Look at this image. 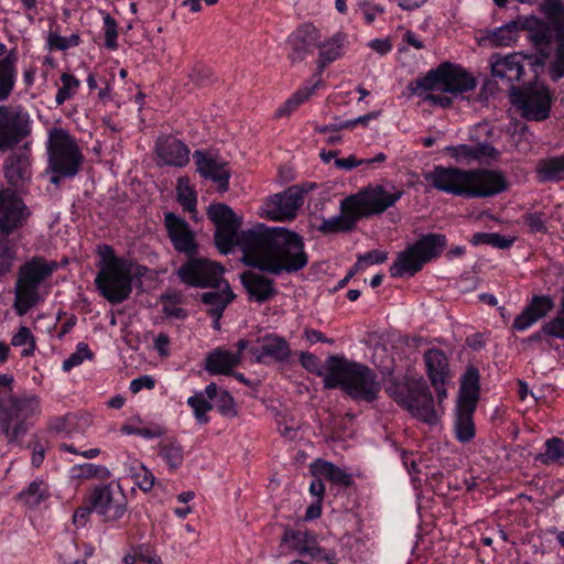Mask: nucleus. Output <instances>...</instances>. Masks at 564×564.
Here are the masks:
<instances>
[{
    "instance_id": "obj_1",
    "label": "nucleus",
    "mask_w": 564,
    "mask_h": 564,
    "mask_svg": "<svg viewBox=\"0 0 564 564\" xmlns=\"http://www.w3.org/2000/svg\"><path fill=\"white\" fill-rule=\"evenodd\" d=\"M239 248L245 264L272 275L295 273L308 263L303 237L282 227L258 224L241 232Z\"/></svg>"
},
{
    "instance_id": "obj_2",
    "label": "nucleus",
    "mask_w": 564,
    "mask_h": 564,
    "mask_svg": "<svg viewBox=\"0 0 564 564\" xmlns=\"http://www.w3.org/2000/svg\"><path fill=\"white\" fill-rule=\"evenodd\" d=\"M423 177L431 187L465 198L491 197L508 188V181L502 172L489 169L464 170L435 165Z\"/></svg>"
},
{
    "instance_id": "obj_3",
    "label": "nucleus",
    "mask_w": 564,
    "mask_h": 564,
    "mask_svg": "<svg viewBox=\"0 0 564 564\" xmlns=\"http://www.w3.org/2000/svg\"><path fill=\"white\" fill-rule=\"evenodd\" d=\"M323 383L326 389H341L356 402L371 403L379 397L381 383L368 366L344 357L330 356Z\"/></svg>"
},
{
    "instance_id": "obj_4",
    "label": "nucleus",
    "mask_w": 564,
    "mask_h": 564,
    "mask_svg": "<svg viewBox=\"0 0 564 564\" xmlns=\"http://www.w3.org/2000/svg\"><path fill=\"white\" fill-rule=\"evenodd\" d=\"M109 257H104L99 271L95 278V285L99 294L111 304L127 301L132 293L134 275H143L141 267L133 272L131 261L116 257L111 247H105Z\"/></svg>"
},
{
    "instance_id": "obj_5",
    "label": "nucleus",
    "mask_w": 564,
    "mask_h": 564,
    "mask_svg": "<svg viewBox=\"0 0 564 564\" xmlns=\"http://www.w3.org/2000/svg\"><path fill=\"white\" fill-rule=\"evenodd\" d=\"M56 267L55 261H47L42 257H33L20 267L13 304L18 315H25L40 302L39 289L52 275Z\"/></svg>"
},
{
    "instance_id": "obj_6",
    "label": "nucleus",
    "mask_w": 564,
    "mask_h": 564,
    "mask_svg": "<svg viewBox=\"0 0 564 564\" xmlns=\"http://www.w3.org/2000/svg\"><path fill=\"white\" fill-rule=\"evenodd\" d=\"M388 394L411 415L429 425H436L440 415L426 381L421 377L405 383H393L387 388Z\"/></svg>"
},
{
    "instance_id": "obj_7",
    "label": "nucleus",
    "mask_w": 564,
    "mask_h": 564,
    "mask_svg": "<svg viewBox=\"0 0 564 564\" xmlns=\"http://www.w3.org/2000/svg\"><path fill=\"white\" fill-rule=\"evenodd\" d=\"M476 84V78L462 66L445 62L424 77L412 80L409 89L415 95H421V90L457 95L475 89Z\"/></svg>"
},
{
    "instance_id": "obj_8",
    "label": "nucleus",
    "mask_w": 564,
    "mask_h": 564,
    "mask_svg": "<svg viewBox=\"0 0 564 564\" xmlns=\"http://www.w3.org/2000/svg\"><path fill=\"white\" fill-rule=\"evenodd\" d=\"M446 247V237L441 234H427L398 254L390 265L393 278L413 276L421 271L424 263L437 258Z\"/></svg>"
},
{
    "instance_id": "obj_9",
    "label": "nucleus",
    "mask_w": 564,
    "mask_h": 564,
    "mask_svg": "<svg viewBox=\"0 0 564 564\" xmlns=\"http://www.w3.org/2000/svg\"><path fill=\"white\" fill-rule=\"evenodd\" d=\"M47 152L51 171L62 176H75L84 162L75 139L63 128L50 130Z\"/></svg>"
},
{
    "instance_id": "obj_10",
    "label": "nucleus",
    "mask_w": 564,
    "mask_h": 564,
    "mask_svg": "<svg viewBox=\"0 0 564 564\" xmlns=\"http://www.w3.org/2000/svg\"><path fill=\"white\" fill-rule=\"evenodd\" d=\"M39 412L37 397L10 398V405L0 410V432L9 443L17 442L28 431L25 421Z\"/></svg>"
},
{
    "instance_id": "obj_11",
    "label": "nucleus",
    "mask_w": 564,
    "mask_h": 564,
    "mask_svg": "<svg viewBox=\"0 0 564 564\" xmlns=\"http://www.w3.org/2000/svg\"><path fill=\"white\" fill-rule=\"evenodd\" d=\"M511 100L523 118L543 121L550 117L552 95L543 83H533L524 88L512 87Z\"/></svg>"
},
{
    "instance_id": "obj_12",
    "label": "nucleus",
    "mask_w": 564,
    "mask_h": 564,
    "mask_svg": "<svg viewBox=\"0 0 564 564\" xmlns=\"http://www.w3.org/2000/svg\"><path fill=\"white\" fill-rule=\"evenodd\" d=\"M404 194L402 189L390 193L382 185H368L358 193L346 197L347 205L356 210L359 218L380 215L392 207Z\"/></svg>"
},
{
    "instance_id": "obj_13",
    "label": "nucleus",
    "mask_w": 564,
    "mask_h": 564,
    "mask_svg": "<svg viewBox=\"0 0 564 564\" xmlns=\"http://www.w3.org/2000/svg\"><path fill=\"white\" fill-rule=\"evenodd\" d=\"M207 216L216 227L214 239L220 253L228 254L235 245L239 247L241 234L238 235V231L241 218L228 205L223 203L209 205Z\"/></svg>"
},
{
    "instance_id": "obj_14",
    "label": "nucleus",
    "mask_w": 564,
    "mask_h": 564,
    "mask_svg": "<svg viewBox=\"0 0 564 564\" xmlns=\"http://www.w3.org/2000/svg\"><path fill=\"white\" fill-rule=\"evenodd\" d=\"M94 511L106 522H115L127 512L128 500L122 488L117 484L108 482L95 486L86 499Z\"/></svg>"
},
{
    "instance_id": "obj_15",
    "label": "nucleus",
    "mask_w": 564,
    "mask_h": 564,
    "mask_svg": "<svg viewBox=\"0 0 564 564\" xmlns=\"http://www.w3.org/2000/svg\"><path fill=\"white\" fill-rule=\"evenodd\" d=\"M224 269L217 262L205 258H189L177 270L182 282L195 288H219Z\"/></svg>"
},
{
    "instance_id": "obj_16",
    "label": "nucleus",
    "mask_w": 564,
    "mask_h": 564,
    "mask_svg": "<svg viewBox=\"0 0 564 564\" xmlns=\"http://www.w3.org/2000/svg\"><path fill=\"white\" fill-rule=\"evenodd\" d=\"M279 549L282 554L295 553L316 562L328 560L326 550L318 545L313 533L307 530H296L289 525L283 527Z\"/></svg>"
},
{
    "instance_id": "obj_17",
    "label": "nucleus",
    "mask_w": 564,
    "mask_h": 564,
    "mask_svg": "<svg viewBox=\"0 0 564 564\" xmlns=\"http://www.w3.org/2000/svg\"><path fill=\"white\" fill-rule=\"evenodd\" d=\"M31 213L14 189L0 191V234L9 236L22 228Z\"/></svg>"
},
{
    "instance_id": "obj_18",
    "label": "nucleus",
    "mask_w": 564,
    "mask_h": 564,
    "mask_svg": "<svg viewBox=\"0 0 564 564\" xmlns=\"http://www.w3.org/2000/svg\"><path fill=\"white\" fill-rule=\"evenodd\" d=\"M521 32L525 33V37L531 41L536 48V55H530L529 63L534 78L538 70L543 67L550 58L552 52V41L555 40L554 31L545 23L532 18L521 28Z\"/></svg>"
},
{
    "instance_id": "obj_19",
    "label": "nucleus",
    "mask_w": 564,
    "mask_h": 564,
    "mask_svg": "<svg viewBox=\"0 0 564 564\" xmlns=\"http://www.w3.org/2000/svg\"><path fill=\"white\" fill-rule=\"evenodd\" d=\"M302 203V191L297 186H291L283 193L270 196L261 207L260 215L274 221L291 220L295 218Z\"/></svg>"
},
{
    "instance_id": "obj_20",
    "label": "nucleus",
    "mask_w": 564,
    "mask_h": 564,
    "mask_svg": "<svg viewBox=\"0 0 564 564\" xmlns=\"http://www.w3.org/2000/svg\"><path fill=\"white\" fill-rule=\"evenodd\" d=\"M530 55L513 53L506 56L495 54L490 57L491 75L509 86L510 96L516 83L522 82L525 74V65L530 66Z\"/></svg>"
},
{
    "instance_id": "obj_21",
    "label": "nucleus",
    "mask_w": 564,
    "mask_h": 564,
    "mask_svg": "<svg viewBox=\"0 0 564 564\" xmlns=\"http://www.w3.org/2000/svg\"><path fill=\"white\" fill-rule=\"evenodd\" d=\"M158 166L183 167L189 162V148L180 139L163 134L155 141Z\"/></svg>"
},
{
    "instance_id": "obj_22",
    "label": "nucleus",
    "mask_w": 564,
    "mask_h": 564,
    "mask_svg": "<svg viewBox=\"0 0 564 564\" xmlns=\"http://www.w3.org/2000/svg\"><path fill=\"white\" fill-rule=\"evenodd\" d=\"M196 170L204 178H209L217 184L218 193H226L229 189L231 172L225 161L218 160L212 154L196 150L193 154Z\"/></svg>"
},
{
    "instance_id": "obj_23",
    "label": "nucleus",
    "mask_w": 564,
    "mask_h": 564,
    "mask_svg": "<svg viewBox=\"0 0 564 564\" xmlns=\"http://www.w3.org/2000/svg\"><path fill=\"white\" fill-rule=\"evenodd\" d=\"M28 134L29 129L23 116L0 106V150L13 148Z\"/></svg>"
},
{
    "instance_id": "obj_24",
    "label": "nucleus",
    "mask_w": 564,
    "mask_h": 564,
    "mask_svg": "<svg viewBox=\"0 0 564 564\" xmlns=\"http://www.w3.org/2000/svg\"><path fill=\"white\" fill-rule=\"evenodd\" d=\"M164 224L173 247L189 258L196 254L197 243L188 224L173 213H166Z\"/></svg>"
},
{
    "instance_id": "obj_25",
    "label": "nucleus",
    "mask_w": 564,
    "mask_h": 564,
    "mask_svg": "<svg viewBox=\"0 0 564 564\" xmlns=\"http://www.w3.org/2000/svg\"><path fill=\"white\" fill-rule=\"evenodd\" d=\"M263 273L249 270L240 274V281L249 300L259 304L270 301L278 294L274 281Z\"/></svg>"
},
{
    "instance_id": "obj_26",
    "label": "nucleus",
    "mask_w": 564,
    "mask_h": 564,
    "mask_svg": "<svg viewBox=\"0 0 564 564\" xmlns=\"http://www.w3.org/2000/svg\"><path fill=\"white\" fill-rule=\"evenodd\" d=\"M321 39L318 30L313 24H303L289 39L291 53L289 58L292 63L303 61L317 47Z\"/></svg>"
},
{
    "instance_id": "obj_27",
    "label": "nucleus",
    "mask_w": 564,
    "mask_h": 564,
    "mask_svg": "<svg viewBox=\"0 0 564 564\" xmlns=\"http://www.w3.org/2000/svg\"><path fill=\"white\" fill-rule=\"evenodd\" d=\"M251 352L258 362H261L263 357H270L275 361L283 362L290 358L291 348L285 338L269 334L262 337L260 348L252 349Z\"/></svg>"
},
{
    "instance_id": "obj_28",
    "label": "nucleus",
    "mask_w": 564,
    "mask_h": 564,
    "mask_svg": "<svg viewBox=\"0 0 564 564\" xmlns=\"http://www.w3.org/2000/svg\"><path fill=\"white\" fill-rule=\"evenodd\" d=\"M238 365H240L239 354L224 348L212 350L205 359V370L210 375H231Z\"/></svg>"
},
{
    "instance_id": "obj_29",
    "label": "nucleus",
    "mask_w": 564,
    "mask_h": 564,
    "mask_svg": "<svg viewBox=\"0 0 564 564\" xmlns=\"http://www.w3.org/2000/svg\"><path fill=\"white\" fill-rule=\"evenodd\" d=\"M424 362L431 384L449 381L451 376L448 360L441 349L432 348L425 351Z\"/></svg>"
},
{
    "instance_id": "obj_30",
    "label": "nucleus",
    "mask_w": 564,
    "mask_h": 564,
    "mask_svg": "<svg viewBox=\"0 0 564 564\" xmlns=\"http://www.w3.org/2000/svg\"><path fill=\"white\" fill-rule=\"evenodd\" d=\"M359 219L360 218L354 207L350 208L345 198L340 202V214L328 219H324L319 230L324 234L349 231L356 226Z\"/></svg>"
},
{
    "instance_id": "obj_31",
    "label": "nucleus",
    "mask_w": 564,
    "mask_h": 564,
    "mask_svg": "<svg viewBox=\"0 0 564 564\" xmlns=\"http://www.w3.org/2000/svg\"><path fill=\"white\" fill-rule=\"evenodd\" d=\"M4 174L8 182L18 186L30 178V159L26 152H13L4 163Z\"/></svg>"
},
{
    "instance_id": "obj_32",
    "label": "nucleus",
    "mask_w": 564,
    "mask_h": 564,
    "mask_svg": "<svg viewBox=\"0 0 564 564\" xmlns=\"http://www.w3.org/2000/svg\"><path fill=\"white\" fill-rule=\"evenodd\" d=\"M235 297L229 284L225 283L221 290L204 292L200 295V301L207 307L206 313L210 317H223L224 311Z\"/></svg>"
},
{
    "instance_id": "obj_33",
    "label": "nucleus",
    "mask_w": 564,
    "mask_h": 564,
    "mask_svg": "<svg viewBox=\"0 0 564 564\" xmlns=\"http://www.w3.org/2000/svg\"><path fill=\"white\" fill-rule=\"evenodd\" d=\"M18 54L11 50L0 59V101L7 100L11 95L17 76Z\"/></svg>"
},
{
    "instance_id": "obj_34",
    "label": "nucleus",
    "mask_w": 564,
    "mask_h": 564,
    "mask_svg": "<svg viewBox=\"0 0 564 564\" xmlns=\"http://www.w3.org/2000/svg\"><path fill=\"white\" fill-rule=\"evenodd\" d=\"M345 43L346 35L343 33H337L325 42L318 40L317 47L319 48V56L317 68L319 73H322L328 64L335 62L343 55Z\"/></svg>"
},
{
    "instance_id": "obj_35",
    "label": "nucleus",
    "mask_w": 564,
    "mask_h": 564,
    "mask_svg": "<svg viewBox=\"0 0 564 564\" xmlns=\"http://www.w3.org/2000/svg\"><path fill=\"white\" fill-rule=\"evenodd\" d=\"M535 172L542 183L564 181V153L539 160Z\"/></svg>"
},
{
    "instance_id": "obj_36",
    "label": "nucleus",
    "mask_w": 564,
    "mask_h": 564,
    "mask_svg": "<svg viewBox=\"0 0 564 564\" xmlns=\"http://www.w3.org/2000/svg\"><path fill=\"white\" fill-rule=\"evenodd\" d=\"M479 388V371L469 367L462 378L458 404L476 406Z\"/></svg>"
},
{
    "instance_id": "obj_37",
    "label": "nucleus",
    "mask_w": 564,
    "mask_h": 564,
    "mask_svg": "<svg viewBox=\"0 0 564 564\" xmlns=\"http://www.w3.org/2000/svg\"><path fill=\"white\" fill-rule=\"evenodd\" d=\"M476 406L457 404L455 432L456 437L462 443H468L475 437V425L473 414Z\"/></svg>"
},
{
    "instance_id": "obj_38",
    "label": "nucleus",
    "mask_w": 564,
    "mask_h": 564,
    "mask_svg": "<svg viewBox=\"0 0 564 564\" xmlns=\"http://www.w3.org/2000/svg\"><path fill=\"white\" fill-rule=\"evenodd\" d=\"M51 497L48 485L42 479H34L17 495V500L28 507H36Z\"/></svg>"
},
{
    "instance_id": "obj_39",
    "label": "nucleus",
    "mask_w": 564,
    "mask_h": 564,
    "mask_svg": "<svg viewBox=\"0 0 564 564\" xmlns=\"http://www.w3.org/2000/svg\"><path fill=\"white\" fill-rule=\"evenodd\" d=\"M313 473L315 476L324 477L334 484L345 487H348L352 484L350 474L344 471L336 465L322 459L315 462Z\"/></svg>"
},
{
    "instance_id": "obj_40",
    "label": "nucleus",
    "mask_w": 564,
    "mask_h": 564,
    "mask_svg": "<svg viewBox=\"0 0 564 564\" xmlns=\"http://www.w3.org/2000/svg\"><path fill=\"white\" fill-rule=\"evenodd\" d=\"M544 452L538 454L534 458L543 465L562 464L564 460V440L551 437L544 444Z\"/></svg>"
},
{
    "instance_id": "obj_41",
    "label": "nucleus",
    "mask_w": 564,
    "mask_h": 564,
    "mask_svg": "<svg viewBox=\"0 0 564 564\" xmlns=\"http://www.w3.org/2000/svg\"><path fill=\"white\" fill-rule=\"evenodd\" d=\"M159 454L164 458L171 470L177 469L184 460V449L175 441H165L159 444Z\"/></svg>"
},
{
    "instance_id": "obj_42",
    "label": "nucleus",
    "mask_w": 564,
    "mask_h": 564,
    "mask_svg": "<svg viewBox=\"0 0 564 564\" xmlns=\"http://www.w3.org/2000/svg\"><path fill=\"white\" fill-rule=\"evenodd\" d=\"M519 32H521L519 23L512 21L503 26L496 29L490 35V41L496 46H510L513 42L517 41Z\"/></svg>"
},
{
    "instance_id": "obj_43",
    "label": "nucleus",
    "mask_w": 564,
    "mask_h": 564,
    "mask_svg": "<svg viewBox=\"0 0 564 564\" xmlns=\"http://www.w3.org/2000/svg\"><path fill=\"white\" fill-rule=\"evenodd\" d=\"M555 43L554 59L550 66V76L554 82L564 77V30H556Z\"/></svg>"
},
{
    "instance_id": "obj_44",
    "label": "nucleus",
    "mask_w": 564,
    "mask_h": 564,
    "mask_svg": "<svg viewBox=\"0 0 564 564\" xmlns=\"http://www.w3.org/2000/svg\"><path fill=\"white\" fill-rule=\"evenodd\" d=\"M470 242L475 246L488 245L498 249H509L513 245L514 238L498 232H477L471 237Z\"/></svg>"
},
{
    "instance_id": "obj_45",
    "label": "nucleus",
    "mask_w": 564,
    "mask_h": 564,
    "mask_svg": "<svg viewBox=\"0 0 564 564\" xmlns=\"http://www.w3.org/2000/svg\"><path fill=\"white\" fill-rule=\"evenodd\" d=\"M541 12L550 20L556 30H564V3L561 0H543Z\"/></svg>"
},
{
    "instance_id": "obj_46",
    "label": "nucleus",
    "mask_w": 564,
    "mask_h": 564,
    "mask_svg": "<svg viewBox=\"0 0 564 564\" xmlns=\"http://www.w3.org/2000/svg\"><path fill=\"white\" fill-rule=\"evenodd\" d=\"M177 200L184 210L195 212L197 197L195 191L189 186L188 178L180 177L176 185Z\"/></svg>"
},
{
    "instance_id": "obj_47",
    "label": "nucleus",
    "mask_w": 564,
    "mask_h": 564,
    "mask_svg": "<svg viewBox=\"0 0 564 564\" xmlns=\"http://www.w3.org/2000/svg\"><path fill=\"white\" fill-rule=\"evenodd\" d=\"M61 82L62 86L58 88L57 94L55 96V102L57 106H61L66 100L70 99L75 95L77 88L80 85V82L75 76L68 73H63L61 75Z\"/></svg>"
},
{
    "instance_id": "obj_48",
    "label": "nucleus",
    "mask_w": 564,
    "mask_h": 564,
    "mask_svg": "<svg viewBox=\"0 0 564 564\" xmlns=\"http://www.w3.org/2000/svg\"><path fill=\"white\" fill-rule=\"evenodd\" d=\"M316 85L312 87H305L297 90L290 99H288L283 106H281L275 116L284 117L291 115L303 101H305L315 90Z\"/></svg>"
},
{
    "instance_id": "obj_49",
    "label": "nucleus",
    "mask_w": 564,
    "mask_h": 564,
    "mask_svg": "<svg viewBox=\"0 0 564 564\" xmlns=\"http://www.w3.org/2000/svg\"><path fill=\"white\" fill-rule=\"evenodd\" d=\"M130 476L134 484L144 492L150 491L154 486V475L142 464L131 466Z\"/></svg>"
},
{
    "instance_id": "obj_50",
    "label": "nucleus",
    "mask_w": 564,
    "mask_h": 564,
    "mask_svg": "<svg viewBox=\"0 0 564 564\" xmlns=\"http://www.w3.org/2000/svg\"><path fill=\"white\" fill-rule=\"evenodd\" d=\"M523 224L528 227L530 234H547L549 217L543 212L525 213L522 216Z\"/></svg>"
},
{
    "instance_id": "obj_51",
    "label": "nucleus",
    "mask_w": 564,
    "mask_h": 564,
    "mask_svg": "<svg viewBox=\"0 0 564 564\" xmlns=\"http://www.w3.org/2000/svg\"><path fill=\"white\" fill-rule=\"evenodd\" d=\"M554 307V302L549 295H534L530 303L524 307L536 319H541Z\"/></svg>"
},
{
    "instance_id": "obj_52",
    "label": "nucleus",
    "mask_w": 564,
    "mask_h": 564,
    "mask_svg": "<svg viewBox=\"0 0 564 564\" xmlns=\"http://www.w3.org/2000/svg\"><path fill=\"white\" fill-rule=\"evenodd\" d=\"M94 352L89 349L86 343H79L76 346V350L69 355L63 362L62 369L64 371H70L73 368L82 365L84 360H91Z\"/></svg>"
},
{
    "instance_id": "obj_53",
    "label": "nucleus",
    "mask_w": 564,
    "mask_h": 564,
    "mask_svg": "<svg viewBox=\"0 0 564 564\" xmlns=\"http://www.w3.org/2000/svg\"><path fill=\"white\" fill-rule=\"evenodd\" d=\"M187 403L193 409L196 420L202 424H206L208 422L206 414L213 409V405L212 402L204 397V393L199 392L188 398Z\"/></svg>"
},
{
    "instance_id": "obj_54",
    "label": "nucleus",
    "mask_w": 564,
    "mask_h": 564,
    "mask_svg": "<svg viewBox=\"0 0 564 564\" xmlns=\"http://www.w3.org/2000/svg\"><path fill=\"white\" fill-rule=\"evenodd\" d=\"M546 336L564 339V299L556 316L543 325Z\"/></svg>"
},
{
    "instance_id": "obj_55",
    "label": "nucleus",
    "mask_w": 564,
    "mask_h": 564,
    "mask_svg": "<svg viewBox=\"0 0 564 564\" xmlns=\"http://www.w3.org/2000/svg\"><path fill=\"white\" fill-rule=\"evenodd\" d=\"M79 469L78 476L85 478H96L106 480L111 477V473L106 466L86 463L77 467Z\"/></svg>"
},
{
    "instance_id": "obj_56",
    "label": "nucleus",
    "mask_w": 564,
    "mask_h": 564,
    "mask_svg": "<svg viewBox=\"0 0 564 564\" xmlns=\"http://www.w3.org/2000/svg\"><path fill=\"white\" fill-rule=\"evenodd\" d=\"M445 152L459 163L469 164L474 162V148L469 144L448 145Z\"/></svg>"
},
{
    "instance_id": "obj_57",
    "label": "nucleus",
    "mask_w": 564,
    "mask_h": 564,
    "mask_svg": "<svg viewBox=\"0 0 564 564\" xmlns=\"http://www.w3.org/2000/svg\"><path fill=\"white\" fill-rule=\"evenodd\" d=\"M104 29L105 45L110 50H116L118 47V24L117 21L109 13H104Z\"/></svg>"
},
{
    "instance_id": "obj_58",
    "label": "nucleus",
    "mask_w": 564,
    "mask_h": 564,
    "mask_svg": "<svg viewBox=\"0 0 564 564\" xmlns=\"http://www.w3.org/2000/svg\"><path fill=\"white\" fill-rule=\"evenodd\" d=\"M26 344H29V348H25L22 351L23 356H29L30 354H32V351L35 348V344H34V338H33L31 330L28 327L22 326L19 328L18 333H15L12 336L11 345L12 346H23Z\"/></svg>"
},
{
    "instance_id": "obj_59",
    "label": "nucleus",
    "mask_w": 564,
    "mask_h": 564,
    "mask_svg": "<svg viewBox=\"0 0 564 564\" xmlns=\"http://www.w3.org/2000/svg\"><path fill=\"white\" fill-rule=\"evenodd\" d=\"M215 405L219 413L224 416L234 417L237 415L234 398L227 391H223L219 393L215 402Z\"/></svg>"
},
{
    "instance_id": "obj_60",
    "label": "nucleus",
    "mask_w": 564,
    "mask_h": 564,
    "mask_svg": "<svg viewBox=\"0 0 564 564\" xmlns=\"http://www.w3.org/2000/svg\"><path fill=\"white\" fill-rule=\"evenodd\" d=\"M15 258V250L8 241L0 240V275L8 273Z\"/></svg>"
},
{
    "instance_id": "obj_61",
    "label": "nucleus",
    "mask_w": 564,
    "mask_h": 564,
    "mask_svg": "<svg viewBox=\"0 0 564 564\" xmlns=\"http://www.w3.org/2000/svg\"><path fill=\"white\" fill-rule=\"evenodd\" d=\"M474 148V161H497L500 158V151L489 143H477Z\"/></svg>"
},
{
    "instance_id": "obj_62",
    "label": "nucleus",
    "mask_w": 564,
    "mask_h": 564,
    "mask_svg": "<svg viewBox=\"0 0 564 564\" xmlns=\"http://www.w3.org/2000/svg\"><path fill=\"white\" fill-rule=\"evenodd\" d=\"M388 259V252L383 250H371L357 257L356 268H361V264L366 265L383 263Z\"/></svg>"
},
{
    "instance_id": "obj_63",
    "label": "nucleus",
    "mask_w": 564,
    "mask_h": 564,
    "mask_svg": "<svg viewBox=\"0 0 564 564\" xmlns=\"http://www.w3.org/2000/svg\"><path fill=\"white\" fill-rule=\"evenodd\" d=\"M538 319L529 311L523 308V311L514 318L512 328L518 332H523L531 327Z\"/></svg>"
},
{
    "instance_id": "obj_64",
    "label": "nucleus",
    "mask_w": 564,
    "mask_h": 564,
    "mask_svg": "<svg viewBox=\"0 0 564 564\" xmlns=\"http://www.w3.org/2000/svg\"><path fill=\"white\" fill-rule=\"evenodd\" d=\"M301 365L310 372L322 375L321 360L317 356L311 352H302L300 356Z\"/></svg>"
}]
</instances>
